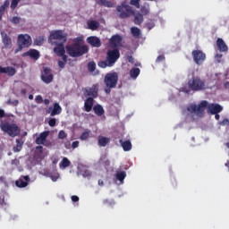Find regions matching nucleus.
<instances>
[{"label":"nucleus","mask_w":229,"mask_h":229,"mask_svg":"<svg viewBox=\"0 0 229 229\" xmlns=\"http://www.w3.org/2000/svg\"><path fill=\"white\" fill-rule=\"evenodd\" d=\"M97 4L98 6H105L106 8H114V3L108 0H98Z\"/></svg>","instance_id":"nucleus-28"},{"label":"nucleus","mask_w":229,"mask_h":229,"mask_svg":"<svg viewBox=\"0 0 229 229\" xmlns=\"http://www.w3.org/2000/svg\"><path fill=\"white\" fill-rule=\"evenodd\" d=\"M47 114H50L52 117L55 115H60V114H62V106H60V104L55 102L54 104V107H49L47 109Z\"/></svg>","instance_id":"nucleus-16"},{"label":"nucleus","mask_w":229,"mask_h":229,"mask_svg":"<svg viewBox=\"0 0 229 229\" xmlns=\"http://www.w3.org/2000/svg\"><path fill=\"white\" fill-rule=\"evenodd\" d=\"M127 60L130 64H135V58H133L131 55H128Z\"/></svg>","instance_id":"nucleus-54"},{"label":"nucleus","mask_w":229,"mask_h":229,"mask_svg":"<svg viewBox=\"0 0 229 229\" xmlns=\"http://www.w3.org/2000/svg\"><path fill=\"white\" fill-rule=\"evenodd\" d=\"M36 153H38V155H42V153H44V147L37 146L36 147Z\"/></svg>","instance_id":"nucleus-46"},{"label":"nucleus","mask_w":229,"mask_h":229,"mask_svg":"<svg viewBox=\"0 0 229 229\" xmlns=\"http://www.w3.org/2000/svg\"><path fill=\"white\" fill-rule=\"evenodd\" d=\"M58 139H67V133H65L64 131H60L58 133Z\"/></svg>","instance_id":"nucleus-45"},{"label":"nucleus","mask_w":229,"mask_h":229,"mask_svg":"<svg viewBox=\"0 0 229 229\" xmlns=\"http://www.w3.org/2000/svg\"><path fill=\"white\" fill-rule=\"evenodd\" d=\"M90 137V131L87 130L86 131L82 132L80 139L81 140H87Z\"/></svg>","instance_id":"nucleus-38"},{"label":"nucleus","mask_w":229,"mask_h":229,"mask_svg":"<svg viewBox=\"0 0 229 229\" xmlns=\"http://www.w3.org/2000/svg\"><path fill=\"white\" fill-rule=\"evenodd\" d=\"M0 128L9 137H17L21 133V128L15 123H4L0 125Z\"/></svg>","instance_id":"nucleus-6"},{"label":"nucleus","mask_w":229,"mask_h":229,"mask_svg":"<svg viewBox=\"0 0 229 229\" xmlns=\"http://www.w3.org/2000/svg\"><path fill=\"white\" fill-rule=\"evenodd\" d=\"M52 40H60V42L65 44L67 42V34L64 33V30H55L48 37V44H51Z\"/></svg>","instance_id":"nucleus-9"},{"label":"nucleus","mask_w":229,"mask_h":229,"mask_svg":"<svg viewBox=\"0 0 229 229\" xmlns=\"http://www.w3.org/2000/svg\"><path fill=\"white\" fill-rule=\"evenodd\" d=\"M26 92H27L26 89H22L21 90V94H22V96L26 95Z\"/></svg>","instance_id":"nucleus-63"},{"label":"nucleus","mask_w":229,"mask_h":229,"mask_svg":"<svg viewBox=\"0 0 229 229\" xmlns=\"http://www.w3.org/2000/svg\"><path fill=\"white\" fill-rule=\"evenodd\" d=\"M216 47L220 53H226V51H228V46H226V43H225V40H223L221 38H217Z\"/></svg>","instance_id":"nucleus-21"},{"label":"nucleus","mask_w":229,"mask_h":229,"mask_svg":"<svg viewBox=\"0 0 229 229\" xmlns=\"http://www.w3.org/2000/svg\"><path fill=\"white\" fill-rule=\"evenodd\" d=\"M120 144L122 145L123 151H131V141L130 140H127L125 141L120 140Z\"/></svg>","instance_id":"nucleus-27"},{"label":"nucleus","mask_w":229,"mask_h":229,"mask_svg":"<svg viewBox=\"0 0 229 229\" xmlns=\"http://www.w3.org/2000/svg\"><path fill=\"white\" fill-rule=\"evenodd\" d=\"M4 110L0 109V119H3V117H5Z\"/></svg>","instance_id":"nucleus-57"},{"label":"nucleus","mask_w":229,"mask_h":229,"mask_svg":"<svg viewBox=\"0 0 229 229\" xmlns=\"http://www.w3.org/2000/svg\"><path fill=\"white\" fill-rule=\"evenodd\" d=\"M63 57V62L67 64V55H65V54H64V55H59Z\"/></svg>","instance_id":"nucleus-59"},{"label":"nucleus","mask_w":229,"mask_h":229,"mask_svg":"<svg viewBox=\"0 0 229 229\" xmlns=\"http://www.w3.org/2000/svg\"><path fill=\"white\" fill-rule=\"evenodd\" d=\"M54 53L57 56H64L65 55V47L64 46V43L57 44L54 48Z\"/></svg>","instance_id":"nucleus-22"},{"label":"nucleus","mask_w":229,"mask_h":229,"mask_svg":"<svg viewBox=\"0 0 229 229\" xmlns=\"http://www.w3.org/2000/svg\"><path fill=\"white\" fill-rule=\"evenodd\" d=\"M98 185H100V187H103L105 185V182H103V180H98Z\"/></svg>","instance_id":"nucleus-62"},{"label":"nucleus","mask_w":229,"mask_h":229,"mask_svg":"<svg viewBox=\"0 0 229 229\" xmlns=\"http://www.w3.org/2000/svg\"><path fill=\"white\" fill-rule=\"evenodd\" d=\"M98 67H101L102 69H106V67H110V64H108V60L106 59V61L98 62Z\"/></svg>","instance_id":"nucleus-40"},{"label":"nucleus","mask_w":229,"mask_h":229,"mask_svg":"<svg viewBox=\"0 0 229 229\" xmlns=\"http://www.w3.org/2000/svg\"><path fill=\"white\" fill-rule=\"evenodd\" d=\"M155 27V21H150L146 23V28H148V31H151V30Z\"/></svg>","instance_id":"nucleus-44"},{"label":"nucleus","mask_w":229,"mask_h":229,"mask_svg":"<svg viewBox=\"0 0 229 229\" xmlns=\"http://www.w3.org/2000/svg\"><path fill=\"white\" fill-rule=\"evenodd\" d=\"M2 35V40H3V44L4 45L5 48L11 47L12 46V38H10V36H8L6 33H1Z\"/></svg>","instance_id":"nucleus-24"},{"label":"nucleus","mask_w":229,"mask_h":229,"mask_svg":"<svg viewBox=\"0 0 229 229\" xmlns=\"http://www.w3.org/2000/svg\"><path fill=\"white\" fill-rule=\"evenodd\" d=\"M11 105H13L14 106H17L19 105V101L18 100H13V102H11Z\"/></svg>","instance_id":"nucleus-60"},{"label":"nucleus","mask_w":229,"mask_h":229,"mask_svg":"<svg viewBox=\"0 0 229 229\" xmlns=\"http://www.w3.org/2000/svg\"><path fill=\"white\" fill-rule=\"evenodd\" d=\"M50 178L53 182H56L58 180V178H60V174H54L50 175Z\"/></svg>","instance_id":"nucleus-50"},{"label":"nucleus","mask_w":229,"mask_h":229,"mask_svg":"<svg viewBox=\"0 0 229 229\" xmlns=\"http://www.w3.org/2000/svg\"><path fill=\"white\" fill-rule=\"evenodd\" d=\"M121 58V52L117 48L109 49L106 52V57L109 67H114L115 63Z\"/></svg>","instance_id":"nucleus-8"},{"label":"nucleus","mask_w":229,"mask_h":229,"mask_svg":"<svg viewBox=\"0 0 229 229\" xmlns=\"http://www.w3.org/2000/svg\"><path fill=\"white\" fill-rule=\"evenodd\" d=\"M141 15H149V4L145 3L143 5L140 6Z\"/></svg>","instance_id":"nucleus-32"},{"label":"nucleus","mask_w":229,"mask_h":229,"mask_svg":"<svg viewBox=\"0 0 229 229\" xmlns=\"http://www.w3.org/2000/svg\"><path fill=\"white\" fill-rule=\"evenodd\" d=\"M165 60V56L164 55H158L157 58L156 59L157 64H160V62H164Z\"/></svg>","instance_id":"nucleus-49"},{"label":"nucleus","mask_w":229,"mask_h":229,"mask_svg":"<svg viewBox=\"0 0 229 229\" xmlns=\"http://www.w3.org/2000/svg\"><path fill=\"white\" fill-rule=\"evenodd\" d=\"M191 56L197 65H202L203 62L207 60V55L201 50H193L191 52Z\"/></svg>","instance_id":"nucleus-10"},{"label":"nucleus","mask_w":229,"mask_h":229,"mask_svg":"<svg viewBox=\"0 0 229 229\" xmlns=\"http://www.w3.org/2000/svg\"><path fill=\"white\" fill-rule=\"evenodd\" d=\"M131 33L132 37H134L135 38H139V37H140V29L137 27H131Z\"/></svg>","instance_id":"nucleus-34"},{"label":"nucleus","mask_w":229,"mask_h":229,"mask_svg":"<svg viewBox=\"0 0 229 229\" xmlns=\"http://www.w3.org/2000/svg\"><path fill=\"white\" fill-rule=\"evenodd\" d=\"M32 42L33 40L31 39V36H30V34L18 35V39H17L18 48L15 50V53H19V51H22V49H25V47H30Z\"/></svg>","instance_id":"nucleus-7"},{"label":"nucleus","mask_w":229,"mask_h":229,"mask_svg":"<svg viewBox=\"0 0 229 229\" xmlns=\"http://www.w3.org/2000/svg\"><path fill=\"white\" fill-rule=\"evenodd\" d=\"M108 144H110V138L105 136H98V146L100 148H105Z\"/></svg>","instance_id":"nucleus-25"},{"label":"nucleus","mask_w":229,"mask_h":229,"mask_svg":"<svg viewBox=\"0 0 229 229\" xmlns=\"http://www.w3.org/2000/svg\"><path fill=\"white\" fill-rule=\"evenodd\" d=\"M119 81V75L117 72H109L106 73L104 78V83L106 85L105 92L106 94H110L112 92V89H115L117 87V82Z\"/></svg>","instance_id":"nucleus-4"},{"label":"nucleus","mask_w":229,"mask_h":229,"mask_svg":"<svg viewBox=\"0 0 229 229\" xmlns=\"http://www.w3.org/2000/svg\"><path fill=\"white\" fill-rule=\"evenodd\" d=\"M188 87L191 90H193V92L207 90V84L205 83V81L201 80V78L198 76H192V78L188 81Z\"/></svg>","instance_id":"nucleus-5"},{"label":"nucleus","mask_w":229,"mask_h":229,"mask_svg":"<svg viewBox=\"0 0 229 229\" xmlns=\"http://www.w3.org/2000/svg\"><path fill=\"white\" fill-rule=\"evenodd\" d=\"M28 182H30V176H21L18 181H16V186L23 189L24 187H28Z\"/></svg>","instance_id":"nucleus-20"},{"label":"nucleus","mask_w":229,"mask_h":229,"mask_svg":"<svg viewBox=\"0 0 229 229\" xmlns=\"http://www.w3.org/2000/svg\"><path fill=\"white\" fill-rule=\"evenodd\" d=\"M78 146H80V141H78V140L73 141V142L72 143V148L73 149H76V148H78Z\"/></svg>","instance_id":"nucleus-53"},{"label":"nucleus","mask_w":229,"mask_h":229,"mask_svg":"<svg viewBox=\"0 0 229 229\" xmlns=\"http://www.w3.org/2000/svg\"><path fill=\"white\" fill-rule=\"evenodd\" d=\"M22 146H24V141H22V140H16V146L13 147V151H14V153H19V151H21L22 149Z\"/></svg>","instance_id":"nucleus-31"},{"label":"nucleus","mask_w":229,"mask_h":229,"mask_svg":"<svg viewBox=\"0 0 229 229\" xmlns=\"http://www.w3.org/2000/svg\"><path fill=\"white\" fill-rule=\"evenodd\" d=\"M10 22L13 24H19L21 22V18L19 16H13L12 19H10Z\"/></svg>","instance_id":"nucleus-41"},{"label":"nucleus","mask_w":229,"mask_h":229,"mask_svg":"<svg viewBox=\"0 0 229 229\" xmlns=\"http://www.w3.org/2000/svg\"><path fill=\"white\" fill-rule=\"evenodd\" d=\"M116 12H118L120 19H128L131 15H134V24L138 26H140L141 22H144V16L140 13L135 14V11L128 4H122L118 5Z\"/></svg>","instance_id":"nucleus-2"},{"label":"nucleus","mask_w":229,"mask_h":229,"mask_svg":"<svg viewBox=\"0 0 229 229\" xmlns=\"http://www.w3.org/2000/svg\"><path fill=\"white\" fill-rule=\"evenodd\" d=\"M12 165H15V167H18V165H21V161L19 159L15 158L11 161Z\"/></svg>","instance_id":"nucleus-48"},{"label":"nucleus","mask_w":229,"mask_h":229,"mask_svg":"<svg viewBox=\"0 0 229 229\" xmlns=\"http://www.w3.org/2000/svg\"><path fill=\"white\" fill-rule=\"evenodd\" d=\"M64 147L66 148V149H71V142H66L64 143Z\"/></svg>","instance_id":"nucleus-58"},{"label":"nucleus","mask_w":229,"mask_h":229,"mask_svg":"<svg viewBox=\"0 0 229 229\" xmlns=\"http://www.w3.org/2000/svg\"><path fill=\"white\" fill-rule=\"evenodd\" d=\"M21 2V0H12L11 2V9L12 10H15L19 4V3Z\"/></svg>","instance_id":"nucleus-43"},{"label":"nucleus","mask_w":229,"mask_h":229,"mask_svg":"<svg viewBox=\"0 0 229 229\" xmlns=\"http://www.w3.org/2000/svg\"><path fill=\"white\" fill-rule=\"evenodd\" d=\"M224 87H225V89H229V81H226V82L224 84Z\"/></svg>","instance_id":"nucleus-64"},{"label":"nucleus","mask_w":229,"mask_h":229,"mask_svg":"<svg viewBox=\"0 0 229 229\" xmlns=\"http://www.w3.org/2000/svg\"><path fill=\"white\" fill-rule=\"evenodd\" d=\"M182 92H184L185 94H190L191 90L187 89V88H182Z\"/></svg>","instance_id":"nucleus-61"},{"label":"nucleus","mask_w":229,"mask_h":229,"mask_svg":"<svg viewBox=\"0 0 229 229\" xmlns=\"http://www.w3.org/2000/svg\"><path fill=\"white\" fill-rule=\"evenodd\" d=\"M10 6V1L5 0L4 2V4L0 6V21H3V15H4V12L8 10V7Z\"/></svg>","instance_id":"nucleus-26"},{"label":"nucleus","mask_w":229,"mask_h":229,"mask_svg":"<svg viewBox=\"0 0 229 229\" xmlns=\"http://www.w3.org/2000/svg\"><path fill=\"white\" fill-rule=\"evenodd\" d=\"M72 201H73V203H77V201H80V197H78L76 195H72Z\"/></svg>","instance_id":"nucleus-55"},{"label":"nucleus","mask_w":229,"mask_h":229,"mask_svg":"<svg viewBox=\"0 0 229 229\" xmlns=\"http://www.w3.org/2000/svg\"><path fill=\"white\" fill-rule=\"evenodd\" d=\"M0 74H7L9 77L15 76L17 70L12 66H0Z\"/></svg>","instance_id":"nucleus-17"},{"label":"nucleus","mask_w":229,"mask_h":229,"mask_svg":"<svg viewBox=\"0 0 229 229\" xmlns=\"http://www.w3.org/2000/svg\"><path fill=\"white\" fill-rule=\"evenodd\" d=\"M23 58H26V56H30L31 60H38L40 58V52L35 48H30L29 51L23 53L21 55Z\"/></svg>","instance_id":"nucleus-13"},{"label":"nucleus","mask_w":229,"mask_h":229,"mask_svg":"<svg viewBox=\"0 0 229 229\" xmlns=\"http://www.w3.org/2000/svg\"><path fill=\"white\" fill-rule=\"evenodd\" d=\"M35 101H36V103H38V104H41V103H43L44 99L42 98V96L38 95V96L35 98Z\"/></svg>","instance_id":"nucleus-51"},{"label":"nucleus","mask_w":229,"mask_h":229,"mask_svg":"<svg viewBox=\"0 0 229 229\" xmlns=\"http://www.w3.org/2000/svg\"><path fill=\"white\" fill-rule=\"evenodd\" d=\"M109 44L112 47H121L123 46V37L119 34L112 36L109 39Z\"/></svg>","instance_id":"nucleus-14"},{"label":"nucleus","mask_w":229,"mask_h":229,"mask_svg":"<svg viewBox=\"0 0 229 229\" xmlns=\"http://www.w3.org/2000/svg\"><path fill=\"white\" fill-rule=\"evenodd\" d=\"M48 124H49V126H51V128H54V126H56V119L55 118H51L48 121Z\"/></svg>","instance_id":"nucleus-47"},{"label":"nucleus","mask_w":229,"mask_h":229,"mask_svg":"<svg viewBox=\"0 0 229 229\" xmlns=\"http://www.w3.org/2000/svg\"><path fill=\"white\" fill-rule=\"evenodd\" d=\"M89 30H92V31H96V30H98V28H99V22H98L96 21H91L89 24Z\"/></svg>","instance_id":"nucleus-37"},{"label":"nucleus","mask_w":229,"mask_h":229,"mask_svg":"<svg viewBox=\"0 0 229 229\" xmlns=\"http://www.w3.org/2000/svg\"><path fill=\"white\" fill-rule=\"evenodd\" d=\"M139 74H140V69L139 68H132L130 71V76L131 78H132V80H137V78L139 77Z\"/></svg>","instance_id":"nucleus-33"},{"label":"nucleus","mask_w":229,"mask_h":229,"mask_svg":"<svg viewBox=\"0 0 229 229\" xmlns=\"http://www.w3.org/2000/svg\"><path fill=\"white\" fill-rule=\"evenodd\" d=\"M66 53L72 58H78L79 56H83L89 53V46L80 45V42L72 43L69 46H66Z\"/></svg>","instance_id":"nucleus-3"},{"label":"nucleus","mask_w":229,"mask_h":229,"mask_svg":"<svg viewBox=\"0 0 229 229\" xmlns=\"http://www.w3.org/2000/svg\"><path fill=\"white\" fill-rule=\"evenodd\" d=\"M99 89H98V84L93 85L90 88H86L84 89V94L88 96L89 98H92L93 99H96L98 98V91Z\"/></svg>","instance_id":"nucleus-15"},{"label":"nucleus","mask_w":229,"mask_h":229,"mask_svg":"<svg viewBox=\"0 0 229 229\" xmlns=\"http://www.w3.org/2000/svg\"><path fill=\"white\" fill-rule=\"evenodd\" d=\"M221 124H223V126H229V120L228 119H224L221 122Z\"/></svg>","instance_id":"nucleus-56"},{"label":"nucleus","mask_w":229,"mask_h":229,"mask_svg":"<svg viewBox=\"0 0 229 229\" xmlns=\"http://www.w3.org/2000/svg\"><path fill=\"white\" fill-rule=\"evenodd\" d=\"M59 165L60 167H64V169H66V167L71 166V161L69 160V158L64 157Z\"/></svg>","instance_id":"nucleus-35"},{"label":"nucleus","mask_w":229,"mask_h":229,"mask_svg":"<svg viewBox=\"0 0 229 229\" xmlns=\"http://www.w3.org/2000/svg\"><path fill=\"white\" fill-rule=\"evenodd\" d=\"M88 70L89 72H94L96 71V63L94 61L88 64Z\"/></svg>","instance_id":"nucleus-39"},{"label":"nucleus","mask_w":229,"mask_h":229,"mask_svg":"<svg viewBox=\"0 0 229 229\" xmlns=\"http://www.w3.org/2000/svg\"><path fill=\"white\" fill-rule=\"evenodd\" d=\"M130 4L136 8H140V0H131Z\"/></svg>","instance_id":"nucleus-42"},{"label":"nucleus","mask_w":229,"mask_h":229,"mask_svg":"<svg viewBox=\"0 0 229 229\" xmlns=\"http://www.w3.org/2000/svg\"><path fill=\"white\" fill-rule=\"evenodd\" d=\"M47 137H49V131H45L39 134L38 138H36V144L38 146H47L46 142L47 141Z\"/></svg>","instance_id":"nucleus-12"},{"label":"nucleus","mask_w":229,"mask_h":229,"mask_svg":"<svg viewBox=\"0 0 229 229\" xmlns=\"http://www.w3.org/2000/svg\"><path fill=\"white\" fill-rule=\"evenodd\" d=\"M94 106V98H87L84 101V112H92Z\"/></svg>","instance_id":"nucleus-19"},{"label":"nucleus","mask_w":229,"mask_h":229,"mask_svg":"<svg viewBox=\"0 0 229 229\" xmlns=\"http://www.w3.org/2000/svg\"><path fill=\"white\" fill-rule=\"evenodd\" d=\"M115 178L120 182V183H124V179L126 178V173L124 171H117L115 174Z\"/></svg>","instance_id":"nucleus-30"},{"label":"nucleus","mask_w":229,"mask_h":229,"mask_svg":"<svg viewBox=\"0 0 229 229\" xmlns=\"http://www.w3.org/2000/svg\"><path fill=\"white\" fill-rule=\"evenodd\" d=\"M44 40H46V37L38 36L34 39L35 46H42L44 44Z\"/></svg>","instance_id":"nucleus-36"},{"label":"nucleus","mask_w":229,"mask_h":229,"mask_svg":"<svg viewBox=\"0 0 229 229\" xmlns=\"http://www.w3.org/2000/svg\"><path fill=\"white\" fill-rule=\"evenodd\" d=\"M8 207H10V204L8 203V200L4 199V194L0 193V208L6 210Z\"/></svg>","instance_id":"nucleus-29"},{"label":"nucleus","mask_w":229,"mask_h":229,"mask_svg":"<svg viewBox=\"0 0 229 229\" xmlns=\"http://www.w3.org/2000/svg\"><path fill=\"white\" fill-rule=\"evenodd\" d=\"M93 112L95 115H98V117H101L102 115H105V108H103V106L100 104H96L93 106Z\"/></svg>","instance_id":"nucleus-23"},{"label":"nucleus","mask_w":229,"mask_h":229,"mask_svg":"<svg viewBox=\"0 0 229 229\" xmlns=\"http://www.w3.org/2000/svg\"><path fill=\"white\" fill-rule=\"evenodd\" d=\"M207 108L212 115H216V114L223 112V106H221V105L208 104V101L207 100H202L199 105L191 104L187 107V110L190 114H195L198 117H201V115L205 114V110Z\"/></svg>","instance_id":"nucleus-1"},{"label":"nucleus","mask_w":229,"mask_h":229,"mask_svg":"<svg viewBox=\"0 0 229 229\" xmlns=\"http://www.w3.org/2000/svg\"><path fill=\"white\" fill-rule=\"evenodd\" d=\"M87 42L92 47H101V39L96 36L87 38Z\"/></svg>","instance_id":"nucleus-18"},{"label":"nucleus","mask_w":229,"mask_h":229,"mask_svg":"<svg viewBox=\"0 0 229 229\" xmlns=\"http://www.w3.org/2000/svg\"><path fill=\"white\" fill-rule=\"evenodd\" d=\"M54 76L51 74V68L44 67L43 72L41 74V80L44 81V83H47V85H49L51 81H53Z\"/></svg>","instance_id":"nucleus-11"},{"label":"nucleus","mask_w":229,"mask_h":229,"mask_svg":"<svg viewBox=\"0 0 229 229\" xmlns=\"http://www.w3.org/2000/svg\"><path fill=\"white\" fill-rule=\"evenodd\" d=\"M65 62L64 61H58V66L60 67V69H64L65 67Z\"/></svg>","instance_id":"nucleus-52"}]
</instances>
